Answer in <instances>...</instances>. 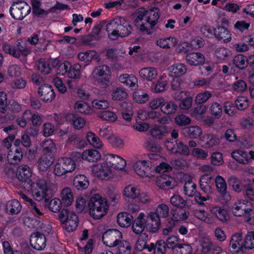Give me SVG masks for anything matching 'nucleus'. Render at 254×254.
Masks as SVG:
<instances>
[{
    "label": "nucleus",
    "mask_w": 254,
    "mask_h": 254,
    "mask_svg": "<svg viewBox=\"0 0 254 254\" xmlns=\"http://www.w3.org/2000/svg\"><path fill=\"white\" fill-rule=\"evenodd\" d=\"M23 153L20 148L16 147L9 151L7 154V160L11 164H15L21 161Z\"/></svg>",
    "instance_id": "40"
},
{
    "label": "nucleus",
    "mask_w": 254,
    "mask_h": 254,
    "mask_svg": "<svg viewBox=\"0 0 254 254\" xmlns=\"http://www.w3.org/2000/svg\"><path fill=\"white\" fill-rule=\"evenodd\" d=\"M212 179V177L208 174H204L200 177L199 180L200 187L204 192L207 193L212 192L211 186Z\"/></svg>",
    "instance_id": "42"
},
{
    "label": "nucleus",
    "mask_w": 254,
    "mask_h": 254,
    "mask_svg": "<svg viewBox=\"0 0 254 254\" xmlns=\"http://www.w3.org/2000/svg\"><path fill=\"white\" fill-rule=\"evenodd\" d=\"M214 35L217 40L224 43H228L232 39L230 31L223 26H218L215 29Z\"/></svg>",
    "instance_id": "32"
},
{
    "label": "nucleus",
    "mask_w": 254,
    "mask_h": 254,
    "mask_svg": "<svg viewBox=\"0 0 254 254\" xmlns=\"http://www.w3.org/2000/svg\"><path fill=\"white\" fill-rule=\"evenodd\" d=\"M184 193L189 197H192L196 192V185L191 180L186 182L184 187Z\"/></svg>",
    "instance_id": "64"
},
{
    "label": "nucleus",
    "mask_w": 254,
    "mask_h": 254,
    "mask_svg": "<svg viewBox=\"0 0 254 254\" xmlns=\"http://www.w3.org/2000/svg\"><path fill=\"white\" fill-rule=\"evenodd\" d=\"M170 209L168 205L165 203H161L158 204L156 208L154 213L158 216L159 219L165 218L169 216Z\"/></svg>",
    "instance_id": "51"
},
{
    "label": "nucleus",
    "mask_w": 254,
    "mask_h": 254,
    "mask_svg": "<svg viewBox=\"0 0 254 254\" xmlns=\"http://www.w3.org/2000/svg\"><path fill=\"white\" fill-rule=\"evenodd\" d=\"M159 16L158 8H153L147 11L140 8L136 12L134 25L140 31L149 34L150 29L156 25Z\"/></svg>",
    "instance_id": "2"
},
{
    "label": "nucleus",
    "mask_w": 254,
    "mask_h": 254,
    "mask_svg": "<svg viewBox=\"0 0 254 254\" xmlns=\"http://www.w3.org/2000/svg\"><path fill=\"white\" fill-rule=\"evenodd\" d=\"M127 96L126 91L122 88L117 87L113 89L111 93V98L113 100H121Z\"/></svg>",
    "instance_id": "60"
},
{
    "label": "nucleus",
    "mask_w": 254,
    "mask_h": 254,
    "mask_svg": "<svg viewBox=\"0 0 254 254\" xmlns=\"http://www.w3.org/2000/svg\"><path fill=\"white\" fill-rule=\"evenodd\" d=\"M193 49L191 43L186 41L180 42L175 46V52L179 54H185L189 51Z\"/></svg>",
    "instance_id": "47"
},
{
    "label": "nucleus",
    "mask_w": 254,
    "mask_h": 254,
    "mask_svg": "<svg viewBox=\"0 0 254 254\" xmlns=\"http://www.w3.org/2000/svg\"><path fill=\"white\" fill-rule=\"evenodd\" d=\"M186 61L190 65H198L204 63L205 59L203 54L199 52L189 54L186 57Z\"/></svg>",
    "instance_id": "34"
},
{
    "label": "nucleus",
    "mask_w": 254,
    "mask_h": 254,
    "mask_svg": "<svg viewBox=\"0 0 254 254\" xmlns=\"http://www.w3.org/2000/svg\"><path fill=\"white\" fill-rule=\"evenodd\" d=\"M122 239V233L117 229H109L105 232L102 236V241L104 245L114 248Z\"/></svg>",
    "instance_id": "14"
},
{
    "label": "nucleus",
    "mask_w": 254,
    "mask_h": 254,
    "mask_svg": "<svg viewBox=\"0 0 254 254\" xmlns=\"http://www.w3.org/2000/svg\"><path fill=\"white\" fill-rule=\"evenodd\" d=\"M132 128L139 132H145L150 128V125L144 120L136 119V122L132 125Z\"/></svg>",
    "instance_id": "62"
},
{
    "label": "nucleus",
    "mask_w": 254,
    "mask_h": 254,
    "mask_svg": "<svg viewBox=\"0 0 254 254\" xmlns=\"http://www.w3.org/2000/svg\"><path fill=\"white\" fill-rule=\"evenodd\" d=\"M30 243L31 246L37 250H42L46 244V237L39 232L33 233L31 235Z\"/></svg>",
    "instance_id": "24"
},
{
    "label": "nucleus",
    "mask_w": 254,
    "mask_h": 254,
    "mask_svg": "<svg viewBox=\"0 0 254 254\" xmlns=\"http://www.w3.org/2000/svg\"><path fill=\"white\" fill-rule=\"evenodd\" d=\"M232 157L238 163L242 165H249L254 160V151L247 152L244 150L238 149L231 153Z\"/></svg>",
    "instance_id": "15"
},
{
    "label": "nucleus",
    "mask_w": 254,
    "mask_h": 254,
    "mask_svg": "<svg viewBox=\"0 0 254 254\" xmlns=\"http://www.w3.org/2000/svg\"><path fill=\"white\" fill-rule=\"evenodd\" d=\"M54 122L56 124V132L59 136H62L65 135L68 131V127L62 128V126L64 124L63 119L61 116L55 114L53 116Z\"/></svg>",
    "instance_id": "45"
},
{
    "label": "nucleus",
    "mask_w": 254,
    "mask_h": 254,
    "mask_svg": "<svg viewBox=\"0 0 254 254\" xmlns=\"http://www.w3.org/2000/svg\"><path fill=\"white\" fill-rule=\"evenodd\" d=\"M193 214L196 218L206 224H213L215 223V218L204 209H195Z\"/></svg>",
    "instance_id": "36"
},
{
    "label": "nucleus",
    "mask_w": 254,
    "mask_h": 254,
    "mask_svg": "<svg viewBox=\"0 0 254 254\" xmlns=\"http://www.w3.org/2000/svg\"><path fill=\"white\" fill-rule=\"evenodd\" d=\"M135 173L142 179H151L154 177V171L150 162L146 160L138 159L132 165Z\"/></svg>",
    "instance_id": "10"
},
{
    "label": "nucleus",
    "mask_w": 254,
    "mask_h": 254,
    "mask_svg": "<svg viewBox=\"0 0 254 254\" xmlns=\"http://www.w3.org/2000/svg\"><path fill=\"white\" fill-rule=\"evenodd\" d=\"M165 146L167 150L172 154H179L185 156H188L190 154L189 147L178 140L176 141L175 144L173 142L167 141Z\"/></svg>",
    "instance_id": "16"
},
{
    "label": "nucleus",
    "mask_w": 254,
    "mask_h": 254,
    "mask_svg": "<svg viewBox=\"0 0 254 254\" xmlns=\"http://www.w3.org/2000/svg\"><path fill=\"white\" fill-rule=\"evenodd\" d=\"M161 225V220L154 211H150L146 215L143 212L139 213L132 226L133 232L139 234L144 230L150 233H155Z\"/></svg>",
    "instance_id": "1"
},
{
    "label": "nucleus",
    "mask_w": 254,
    "mask_h": 254,
    "mask_svg": "<svg viewBox=\"0 0 254 254\" xmlns=\"http://www.w3.org/2000/svg\"><path fill=\"white\" fill-rule=\"evenodd\" d=\"M234 64L237 68L244 69L248 66L247 57L242 54H238L234 57Z\"/></svg>",
    "instance_id": "55"
},
{
    "label": "nucleus",
    "mask_w": 254,
    "mask_h": 254,
    "mask_svg": "<svg viewBox=\"0 0 254 254\" xmlns=\"http://www.w3.org/2000/svg\"><path fill=\"white\" fill-rule=\"evenodd\" d=\"M168 83L166 80H163V76H160L158 80L151 88V90L155 93L163 92L165 91Z\"/></svg>",
    "instance_id": "49"
},
{
    "label": "nucleus",
    "mask_w": 254,
    "mask_h": 254,
    "mask_svg": "<svg viewBox=\"0 0 254 254\" xmlns=\"http://www.w3.org/2000/svg\"><path fill=\"white\" fill-rule=\"evenodd\" d=\"M167 70L169 75L178 77L185 75L187 72L188 68L185 64L178 63L170 65Z\"/></svg>",
    "instance_id": "28"
},
{
    "label": "nucleus",
    "mask_w": 254,
    "mask_h": 254,
    "mask_svg": "<svg viewBox=\"0 0 254 254\" xmlns=\"http://www.w3.org/2000/svg\"><path fill=\"white\" fill-rule=\"evenodd\" d=\"M92 174L102 181H109L115 177V173L104 161L91 166Z\"/></svg>",
    "instance_id": "11"
},
{
    "label": "nucleus",
    "mask_w": 254,
    "mask_h": 254,
    "mask_svg": "<svg viewBox=\"0 0 254 254\" xmlns=\"http://www.w3.org/2000/svg\"><path fill=\"white\" fill-rule=\"evenodd\" d=\"M117 254H131V247L129 242L122 240L115 246Z\"/></svg>",
    "instance_id": "48"
},
{
    "label": "nucleus",
    "mask_w": 254,
    "mask_h": 254,
    "mask_svg": "<svg viewBox=\"0 0 254 254\" xmlns=\"http://www.w3.org/2000/svg\"><path fill=\"white\" fill-rule=\"evenodd\" d=\"M119 81L124 85L131 88H136L138 87L137 79L132 74H122L119 76Z\"/></svg>",
    "instance_id": "37"
},
{
    "label": "nucleus",
    "mask_w": 254,
    "mask_h": 254,
    "mask_svg": "<svg viewBox=\"0 0 254 254\" xmlns=\"http://www.w3.org/2000/svg\"><path fill=\"white\" fill-rule=\"evenodd\" d=\"M114 134L112 126L107 125H103L98 131L99 135L108 141L109 140Z\"/></svg>",
    "instance_id": "53"
},
{
    "label": "nucleus",
    "mask_w": 254,
    "mask_h": 254,
    "mask_svg": "<svg viewBox=\"0 0 254 254\" xmlns=\"http://www.w3.org/2000/svg\"><path fill=\"white\" fill-rule=\"evenodd\" d=\"M54 161L53 156L51 154H44L41 156L37 162L39 172L44 173L49 169Z\"/></svg>",
    "instance_id": "27"
},
{
    "label": "nucleus",
    "mask_w": 254,
    "mask_h": 254,
    "mask_svg": "<svg viewBox=\"0 0 254 254\" xmlns=\"http://www.w3.org/2000/svg\"><path fill=\"white\" fill-rule=\"evenodd\" d=\"M3 51L16 58H20L23 62L26 61V57L30 54L31 51L25 42H17L13 45L5 44L3 45Z\"/></svg>",
    "instance_id": "8"
},
{
    "label": "nucleus",
    "mask_w": 254,
    "mask_h": 254,
    "mask_svg": "<svg viewBox=\"0 0 254 254\" xmlns=\"http://www.w3.org/2000/svg\"><path fill=\"white\" fill-rule=\"evenodd\" d=\"M171 204L174 207L178 208H184L187 205L186 200L180 195H173L170 199Z\"/></svg>",
    "instance_id": "63"
},
{
    "label": "nucleus",
    "mask_w": 254,
    "mask_h": 254,
    "mask_svg": "<svg viewBox=\"0 0 254 254\" xmlns=\"http://www.w3.org/2000/svg\"><path fill=\"white\" fill-rule=\"evenodd\" d=\"M139 74L143 79L151 81L157 77L158 70L154 67H144L139 70Z\"/></svg>",
    "instance_id": "33"
},
{
    "label": "nucleus",
    "mask_w": 254,
    "mask_h": 254,
    "mask_svg": "<svg viewBox=\"0 0 254 254\" xmlns=\"http://www.w3.org/2000/svg\"><path fill=\"white\" fill-rule=\"evenodd\" d=\"M98 117L109 123H115L118 120L116 113L110 110H104L99 112Z\"/></svg>",
    "instance_id": "43"
},
{
    "label": "nucleus",
    "mask_w": 254,
    "mask_h": 254,
    "mask_svg": "<svg viewBox=\"0 0 254 254\" xmlns=\"http://www.w3.org/2000/svg\"><path fill=\"white\" fill-rule=\"evenodd\" d=\"M38 94L41 100L46 103L52 101L56 96L52 87L48 84H44L39 87Z\"/></svg>",
    "instance_id": "25"
},
{
    "label": "nucleus",
    "mask_w": 254,
    "mask_h": 254,
    "mask_svg": "<svg viewBox=\"0 0 254 254\" xmlns=\"http://www.w3.org/2000/svg\"><path fill=\"white\" fill-rule=\"evenodd\" d=\"M156 184L159 188L164 190L172 189L177 185L174 178L167 175H162L158 177Z\"/></svg>",
    "instance_id": "23"
},
{
    "label": "nucleus",
    "mask_w": 254,
    "mask_h": 254,
    "mask_svg": "<svg viewBox=\"0 0 254 254\" xmlns=\"http://www.w3.org/2000/svg\"><path fill=\"white\" fill-rule=\"evenodd\" d=\"M104 161L111 169L122 171L127 165L126 161L122 157L114 154H106L103 156Z\"/></svg>",
    "instance_id": "13"
},
{
    "label": "nucleus",
    "mask_w": 254,
    "mask_h": 254,
    "mask_svg": "<svg viewBox=\"0 0 254 254\" xmlns=\"http://www.w3.org/2000/svg\"><path fill=\"white\" fill-rule=\"evenodd\" d=\"M88 143L93 147L97 149H101L103 147V143L94 133L88 132L86 135Z\"/></svg>",
    "instance_id": "46"
},
{
    "label": "nucleus",
    "mask_w": 254,
    "mask_h": 254,
    "mask_svg": "<svg viewBox=\"0 0 254 254\" xmlns=\"http://www.w3.org/2000/svg\"><path fill=\"white\" fill-rule=\"evenodd\" d=\"M73 155L75 157L80 156L83 160L91 163L97 162L101 158V154L100 152L94 149H86L82 154L79 152H74Z\"/></svg>",
    "instance_id": "19"
},
{
    "label": "nucleus",
    "mask_w": 254,
    "mask_h": 254,
    "mask_svg": "<svg viewBox=\"0 0 254 254\" xmlns=\"http://www.w3.org/2000/svg\"><path fill=\"white\" fill-rule=\"evenodd\" d=\"M9 11L14 19L21 20L30 13L31 7L24 1L13 2Z\"/></svg>",
    "instance_id": "12"
},
{
    "label": "nucleus",
    "mask_w": 254,
    "mask_h": 254,
    "mask_svg": "<svg viewBox=\"0 0 254 254\" xmlns=\"http://www.w3.org/2000/svg\"><path fill=\"white\" fill-rule=\"evenodd\" d=\"M232 214L237 217H244L245 221L254 222V207L248 200L240 199L235 201L231 208Z\"/></svg>",
    "instance_id": "6"
},
{
    "label": "nucleus",
    "mask_w": 254,
    "mask_h": 254,
    "mask_svg": "<svg viewBox=\"0 0 254 254\" xmlns=\"http://www.w3.org/2000/svg\"><path fill=\"white\" fill-rule=\"evenodd\" d=\"M178 106L173 101H170L165 102L161 108L162 113L166 115H170L174 114L177 109Z\"/></svg>",
    "instance_id": "54"
},
{
    "label": "nucleus",
    "mask_w": 254,
    "mask_h": 254,
    "mask_svg": "<svg viewBox=\"0 0 254 254\" xmlns=\"http://www.w3.org/2000/svg\"><path fill=\"white\" fill-rule=\"evenodd\" d=\"M201 147L210 148L218 145L220 142L219 137L216 134L206 133L199 138Z\"/></svg>",
    "instance_id": "21"
},
{
    "label": "nucleus",
    "mask_w": 254,
    "mask_h": 254,
    "mask_svg": "<svg viewBox=\"0 0 254 254\" xmlns=\"http://www.w3.org/2000/svg\"><path fill=\"white\" fill-rule=\"evenodd\" d=\"M112 75L111 68L107 65H102L95 67L92 73L94 82L106 87L111 84L110 78Z\"/></svg>",
    "instance_id": "9"
},
{
    "label": "nucleus",
    "mask_w": 254,
    "mask_h": 254,
    "mask_svg": "<svg viewBox=\"0 0 254 254\" xmlns=\"http://www.w3.org/2000/svg\"><path fill=\"white\" fill-rule=\"evenodd\" d=\"M209 211L217 219L222 222H226L230 220V214L228 210L220 206H212Z\"/></svg>",
    "instance_id": "26"
},
{
    "label": "nucleus",
    "mask_w": 254,
    "mask_h": 254,
    "mask_svg": "<svg viewBox=\"0 0 254 254\" xmlns=\"http://www.w3.org/2000/svg\"><path fill=\"white\" fill-rule=\"evenodd\" d=\"M133 221L132 215L127 212H120L117 215V223L122 227H129Z\"/></svg>",
    "instance_id": "38"
},
{
    "label": "nucleus",
    "mask_w": 254,
    "mask_h": 254,
    "mask_svg": "<svg viewBox=\"0 0 254 254\" xmlns=\"http://www.w3.org/2000/svg\"><path fill=\"white\" fill-rule=\"evenodd\" d=\"M21 205L20 202L16 199L8 201L6 205L7 212L11 214H18L21 210Z\"/></svg>",
    "instance_id": "52"
},
{
    "label": "nucleus",
    "mask_w": 254,
    "mask_h": 254,
    "mask_svg": "<svg viewBox=\"0 0 254 254\" xmlns=\"http://www.w3.org/2000/svg\"><path fill=\"white\" fill-rule=\"evenodd\" d=\"M87 207L89 216L94 220H99L107 215L110 205L106 198L96 193L90 198Z\"/></svg>",
    "instance_id": "3"
},
{
    "label": "nucleus",
    "mask_w": 254,
    "mask_h": 254,
    "mask_svg": "<svg viewBox=\"0 0 254 254\" xmlns=\"http://www.w3.org/2000/svg\"><path fill=\"white\" fill-rule=\"evenodd\" d=\"M61 201L64 206L71 205L74 200L73 192L69 187L64 188L61 192Z\"/></svg>",
    "instance_id": "31"
},
{
    "label": "nucleus",
    "mask_w": 254,
    "mask_h": 254,
    "mask_svg": "<svg viewBox=\"0 0 254 254\" xmlns=\"http://www.w3.org/2000/svg\"><path fill=\"white\" fill-rule=\"evenodd\" d=\"M170 128L165 125L155 124L149 129L150 135L154 139L161 140L167 136Z\"/></svg>",
    "instance_id": "20"
},
{
    "label": "nucleus",
    "mask_w": 254,
    "mask_h": 254,
    "mask_svg": "<svg viewBox=\"0 0 254 254\" xmlns=\"http://www.w3.org/2000/svg\"><path fill=\"white\" fill-rule=\"evenodd\" d=\"M108 36L112 40H116L119 37L129 35L132 27L129 22L124 18H116L111 20L106 26Z\"/></svg>",
    "instance_id": "4"
},
{
    "label": "nucleus",
    "mask_w": 254,
    "mask_h": 254,
    "mask_svg": "<svg viewBox=\"0 0 254 254\" xmlns=\"http://www.w3.org/2000/svg\"><path fill=\"white\" fill-rule=\"evenodd\" d=\"M148 93L143 91H135L132 94L133 100L138 104H144L149 100Z\"/></svg>",
    "instance_id": "56"
},
{
    "label": "nucleus",
    "mask_w": 254,
    "mask_h": 254,
    "mask_svg": "<svg viewBox=\"0 0 254 254\" xmlns=\"http://www.w3.org/2000/svg\"><path fill=\"white\" fill-rule=\"evenodd\" d=\"M76 168L75 161L71 157H62L57 159L53 167V174L58 177L73 172Z\"/></svg>",
    "instance_id": "7"
},
{
    "label": "nucleus",
    "mask_w": 254,
    "mask_h": 254,
    "mask_svg": "<svg viewBox=\"0 0 254 254\" xmlns=\"http://www.w3.org/2000/svg\"><path fill=\"white\" fill-rule=\"evenodd\" d=\"M178 43V39L174 37L160 38L156 42V44L163 49H171Z\"/></svg>",
    "instance_id": "41"
},
{
    "label": "nucleus",
    "mask_w": 254,
    "mask_h": 254,
    "mask_svg": "<svg viewBox=\"0 0 254 254\" xmlns=\"http://www.w3.org/2000/svg\"><path fill=\"white\" fill-rule=\"evenodd\" d=\"M67 77L71 79H77L81 76V66L79 64H75L68 69Z\"/></svg>",
    "instance_id": "50"
},
{
    "label": "nucleus",
    "mask_w": 254,
    "mask_h": 254,
    "mask_svg": "<svg viewBox=\"0 0 254 254\" xmlns=\"http://www.w3.org/2000/svg\"><path fill=\"white\" fill-rule=\"evenodd\" d=\"M30 121L34 127H39L44 121V116L37 112L33 113L30 111Z\"/></svg>",
    "instance_id": "61"
},
{
    "label": "nucleus",
    "mask_w": 254,
    "mask_h": 254,
    "mask_svg": "<svg viewBox=\"0 0 254 254\" xmlns=\"http://www.w3.org/2000/svg\"><path fill=\"white\" fill-rule=\"evenodd\" d=\"M139 191H140V188L139 186L129 184L124 188L123 194L126 198L134 200L137 199V196L139 194Z\"/></svg>",
    "instance_id": "29"
},
{
    "label": "nucleus",
    "mask_w": 254,
    "mask_h": 254,
    "mask_svg": "<svg viewBox=\"0 0 254 254\" xmlns=\"http://www.w3.org/2000/svg\"><path fill=\"white\" fill-rule=\"evenodd\" d=\"M215 56L217 60L222 63L224 61L228 60L231 56V51L224 47H219L215 51Z\"/></svg>",
    "instance_id": "44"
},
{
    "label": "nucleus",
    "mask_w": 254,
    "mask_h": 254,
    "mask_svg": "<svg viewBox=\"0 0 254 254\" xmlns=\"http://www.w3.org/2000/svg\"><path fill=\"white\" fill-rule=\"evenodd\" d=\"M74 109L76 112L85 115H90L94 112L92 108L83 101L76 102L74 105Z\"/></svg>",
    "instance_id": "39"
},
{
    "label": "nucleus",
    "mask_w": 254,
    "mask_h": 254,
    "mask_svg": "<svg viewBox=\"0 0 254 254\" xmlns=\"http://www.w3.org/2000/svg\"><path fill=\"white\" fill-rule=\"evenodd\" d=\"M90 182L88 178L83 174L76 175L73 180V185L78 190H86L89 186Z\"/></svg>",
    "instance_id": "30"
},
{
    "label": "nucleus",
    "mask_w": 254,
    "mask_h": 254,
    "mask_svg": "<svg viewBox=\"0 0 254 254\" xmlns=\"http://www.w3.org/2000/svg\"><path fill=\"white\" fill-rule=\"evenodd\" d=\"M25 190L30 192L37 201H47L50 198L51 190L47 182L44 179H39L36 183L32 182L26 184Z\"/></svg>",
    "instance_id": "5"
},
{
    "label": "nucleus",
    "mask_w": 254,
    "mask_h": 254,
    "mask_svg": "<svg viewBox=\"0 0 254 254\" xmlns=\"http://www.w3.org/2000/svg\"><path fill=\"white\" fill-rule=\"evenodd\" d=\"M250 104V101L247 96H239L235 101L236 107L239 110L247 109Z\"/></svg>",
    "instance_id": "58"
},
{
    "label": "nucleus",
    "mask_w": 254,
    "mask_h": 254,
    "mask_svg": "<svg viewBox=\"0 0 254 254\" xmlns=\"http://www.w3.org/2000/svg\"><path fill=\"white\" fill-rule=\"evenodd\" d=\"M188 134L192 138H197L201 137L202 130L200 127L197 126H190L185 128Z\"/></svg>",
    "instance_id": "59"
},
{
    "label": "nucleus",
    "mask_w": 254,
    "mask_h": 254,
    "mask_svg": "<svg viewBox=\"0 0 254 254\" xmlns=\"http://www.w3.org/2000/svg\"><path fill=\"white\" fill-rule=\"evenodd\" d=\"M16 175L19 181L23 184L22 186L25 190L26 184L33 182L30 179L32 176V171L27 165L19 166L17 168Z\"/></svg>",
    "instance_id": "17"
},
{
    "label": "nucleus",
    "mask_w": 254,
    "mask_h": 254,
    "mask_svg": "<svg viewBox=\"0 0 254 254\" xmlns=\"http://www.w3.org/2000/svg\"><path fill=\"white\" fill-rule=\"evenodd\" d=\"M21 110V106L17 103H13L10 106V110L8 111L4 107L0 108V122L3 123L13 120L15 116L13 114H10L9 111L13 113H17L20 111Z\"/></svg>",
    "instance_id": "18"
},
{
    "label": "nucleus",
    "mask_w": 254,
    "mask_h": 254,
    "mask_svg": "<svg viewBox=\"0 0 254 254\" xmlns=\"http://www.w3.org/2000/svg\"><path fill=\"white\" fill-rule=\"evenodd\" d=\"M243 244L246 249H254V231L248 232L243 240Z\"/></svg>",
    "instance_id": "57"
},
{
    "label": "nucleus",
    "mask_w": 254,
    "mask_h": 254,
    "mask_svg": "<svg viewBox=\"0 0 254 254\" xmlns=\"http://www.w3.org/2000/svg\"><path fill=\"white\" fill-rule=\"evenodd\" d=\"M65 119L68 122H71L73 127L76 129H80L83 128L85 125L86 121L83 118L75 116L73 114H66Z\"/></svg>",
    "instance_id": "35"
},
{
    "label": "nucleus",
    "mask_w": 254,
    "mask_h": 254,
    "mask_svg": "<svg viewBox=\"0 0 254 254\" xmlns=\"http://www.w3.org/2000/svg\"><path fill=\"white\" fill-rule=\"evenodd\" d=\"M243 240L242 235L237 233L233 235L230 242V247L233 254H243Z\"/></svg>",
    "instance_id": "22"
}]
</instances>
